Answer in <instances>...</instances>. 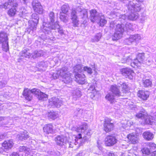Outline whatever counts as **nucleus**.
Instances as JSON below:
<instances>
[{
  "mask_svg": "<svg viewBox=\"0 0 156 156\" xmlns=\"http://www.w3.org/2000/svg\"><path fill=\"white\" fill-rule=\"evenodd\" d=\"M87 125L85 122L79 125L76 128H74V129L78 133L81 132V133H79L76 136H74L72 138L73 140L72 141L68 140L66 136L60 135L56 137L55 140L57 145L60 146L67 144L70 147H73V144L80 146L84 141L88 139L91 134V130L87 129Z\"/></svg>",
  "mask_w": 156,
  "mask_h": 156,
  "instance_id": "obj_1",
  "label": "nucleus"
},
{
  "mask_svg": "<svg viewBox=\"0 0 156 156\" xmlns=\"http://www.w3.org/2000/svg\"><path fill=\"white\" fill-rule=\"evenodd\" d=\"M55 15L54 12H50L48 15L47 23H44L43 25L42 30L45 34L49 36H46L44 38L45 40H50L54 41L55 38L52 36L51 30H55L56 28H58L59 25L57 22L54 23Z\"/></svg>",
  "mask_w": 156,
  "mask_h": 156,
  "instance_id": "obj_2",
  "label": "nucleus"
},
{
  "mask_svg": "<svg viewBox=\"0 0 156 156\" xmlns=\"http://www.w3.org/2000/svg\"><path fill=\"white\" fill-rule=\"evenodd\" d=\"M71 16L73 26L77 27L79 25V18L83 19L84 23L87 22L88 20L87 10L81 6H76L75 8H72Z\"/></svg>",
  "mask_w": 156,
  "mask_h": 156,
  "instance_id": "obj_3",
  "label": "nucleus"
},
{
  "mask_svg": "<svg viewBox=\"0 0 156 156\" xmlns=\"http://www.w3.org/2000/svg\"><path fill=\"white\" fill-rule=\"evenodd\" d=\"M144 53H140L137 55L136 59H133L132 56H129L127 57H124L122 60V63H126L131 62V64L132 66L133 65H135L138 66H140V64L144 63L145 62Z\"/></svg>",
  "mask_w": 156,
  "mask_h": 156,
  "instance_id": "obj_4",
  "label": "nucleus"
},
{
  "mask_svg": "<svg viewBox=\"0 0 156 156\" xmlns=\"http://www.w3.org/2000/svg\"><path fill=\"white\" fill-rule=\"evenodd\" d=\"M18 6L17 3L14 0H9L2 5V8L6 9L11 6L12 8L8 11V14L9 16H12L16 14Z\"/></svg>",
  "mask_w": 156,
  "mask_h": 156,
  "instance_id": "obj_5",
  "label": "nucleus"
},
{
  "mask_svg": "<svg viewBox=\"0 0 156 156\" xmlns=\"http://www.w3.org/2000/svg\"><path fill=\"white\" fill-rule=\"evenodd\" d=\"M141 151L144 154L150 156H156V145L153 143L148 142Z\"/></svg>",
  "mask_w": 156,
  "mask_h": 156,
  "instance_id": "obj_6",
  "label": "nucleus"
},
{
  "mask_svg": "<svg viewBox=\"0 0 156 156\" xmlns=\"http://www.w3.org/2000/svg\"><path fill=\"white\" fill-rule=\"evenodd\" d=\"M136 115L138 118L144 120L146 124L152 125L153 124V117L151 115H148L146 112L143 109Z\"/></svg>",
  "mask_w": 156,
  "mask_h": 156,
  "instance_id": "obj_7",
  "label": "nucleus"
},
{
  "mask_svg": "<svg viewBox=\"0 0 156 156\" xmlns=\"http://www.w3.org/2000/svg\"><path fill=\"white\" fill-rule=\"evenodd\" d=\"M125 3H126L128 10L130 12H138L140 10V5L139 4H135L132 1L128 0L127 2Z\"/></svg>",
  "mask_w": 156,
  "mask_h": 156,
  "instance_id": "obj_8",
  "label": "nucleus"
},
{
  "mask_svg": "<svg viewBox=\"0 0 156 156\" xmlns=\"http://www.w3.org/2000/svg\"><path fill=\"white\" fill-rule=\"evenodd\" d=\"M32 6L34 12L39 14H41L43 12V9L40 3L37 1L34 0L32 3Z\"/></svg>",
  "mask_w": 156,
  "mask_h": 156,
  "instance_id": "obj_9",
  "label": "nucleus"
},
{
  "mask_svg": "<svg viewBox=\"0 0 156 156\" xmlns=\"http://www.w3.org/2000/svg\"><path fill=\"white\" fill-rule=\"evenodd\" d=\"M34 89H35V88L31 90L28 88H25L24 89L23 92V95L27 100L30 101L32 99L33 94H35V91H33Z\"/></svg>",
  "mask_w": 156,
  "mask_h": 156,
  "instance_id": "obj_10",
  "label": "nucleus"
},
{
  "mask_svg": "<svg viewBox=\"0 0 156 156\" xmlns=\"http://www.w3.org/2000/svg\"><path fill=\"white\" fill-rule=\"evenodd\" d=\"M89 19L91 22L94 23L98 21L100 14L96 9H92L90 10Z\"/></svg>",
  "mask_w": 156,
  "mask_h": 156,
  "instance_id": "obj_11",
  "label": "nucleus"
},
{
  "mask_svg": "<svg viewBox=\"0 0 156 156\" xmlns=\"http://www.w3.org/2000/svg\"><path fill=\"white\" fill-rule=\"evenodd\" d=\"M141 39L140 34H136L131 35L129 38H126L125 40V42L127 44H129L133 42H138Z\"/></svg>",
  "mask_w": 156,
  "mask_h": 156,
  "instance_id": "obj_12",
  "label": "nucleus"
},
{
  "mask_svg": "<svg viewBox=\"0 0 156 156\" xmlns=\"http://www.w3.org/2000/svg\"><path fill=\"white\" fill-rule=\"evenodd\" d=\"M120 72L123 76H125L126 78H128L130 79L133 78V71L130 69L127 68H123L120 70Z\"/></svg>",
  "mask_w": 156,
  "mask_h": 156,
  "instance_id": "obj_13",
  "label": "nucleus"
},
{
  "mask_svg": "<svg viewBox=\"0 0 156 156\" xmlns=\"http://www.w3.org/2000/svg\"><path fill=\"white\" fill-rule=\"evenodd\" d=\"M111 120L109 119H105L103 124V129L107 132L111 131L114 127V125L111 122Z\"/></svg>",
  "mask_w": 156,
  "mask_h": 156,
  "instance_id": "obj_14",
  "label": "nucleus"
},
{
  "mask_svg": "<svg viewBox=\"0 0 156 156\" xmlns=\"http://www.w3.org/2000/svg\"><path fill=\"white\" fill-rule=\"evenodd\" d=\"M105 141L106 146H111L117 143V140L115 136L109 135L105 138Z\"/></svg>",
  "mask_w": 156,
  "mask_h": 156,
  "instance_id": "obj_15",
  "label": "nucleus"
},
{
  "mask_svg": "<svg viewBox=\"0 0 156 156\" xmlns=\"http://www.w3.org/2000/svg\"><path fill=\"white\" fill-rule=\"evenodd\" d=\"M75 81L79 84H83L86 82L85 76L84 74L79 73L75 75Z\"/></svg>",
  "mask_w": 156,
  "mask_h": 156,
  "instance_id": "obj_16",
  "label": "nucleus"
},
{
  "mask_svg": "<svg viewBox=\"0 0 156 156\" xmlns=\"http://www.w3.org/2000/svg\"><path fill=\"white\" fill-rule=\"evenodd\" d=\"M70 73L68 71L66 68V70L63 73V75L62 76V81L65 83H69L72 81V78L70 77Z\"/></svg>",
  "mask_w": 156,
  "mask_h": 156,
  "instance_id": "obj_17",
  "label": "nucleus"
},
{
  "mask_svg": "<svg viewBox=\"0 0 156 156\" xmlns=\"http://www.w3.org/2000/svg\"><path fill=\"white\" fill-rule=\"evenodd\" d=\"M35 91V95L39 100H46L48 97L47 95L41 92L40 90L36 89L33 90V91Z\"/></svg>",
  "mask_w": 156,
  "mask_h": 156,
  "instance_id": "obj_18",
  "label": "nucleus"
},
{
  "mask_svg": "<svg viewBox=\"0 0 156 156\" xmlns=\"http://www.w3.org/2000/svg\"><path fill=\"white\" fill-rule=\"evenodd\" d=\"M119 87L117 85H112L110 87V90L112 92V94L117 96V97H119L120 96H123L124 94L121 93L118 88Z\"/></svg>",
  "mask_w": 156,
  "mask_h": 156,
  "instance_id": "obj_19",
  "label": "nucleus"
},
{
  "mask_svg": "<svg viewBox=\"0 0 156 156\" xmlns=\"http://www.w3.org/2000/svg\"><path fill=\"white\" fill-rule=\"evenodd\" d=\"M13 145L12 140H5L2 144L3 149L5 151H7L12 148Z\"/></svg>",
  "mask_w": 156,
  "mask_h": 156,
  "instance_id": "obj_20",
  "label": "nucleus"
},
{
  "mask_svg": "<svg viewBox=\"0 0 156 156\" xmlns=\"http://www.w3.org/2000/svg\"><path fill=\"white\" fill-rule=\"evenodd\" d=\"M38 21L37 20L36 22H34V20H30L28 22V28L27 30L29 32L30 30H36V27L38 23Z\"/></svg>",
  "mask_w": 156,
  "mask_h": 156,
  "instance_id": "obj_21",
  "label": "nucleus"
},
{
  "mask_svg": "<svg viewBox=\"0 0 156 156\" xmlns=\"http://www.w3.org/2000/svg\"><path fill=\"white\" fill-rule=\"evenodd\" d=\"M138 96L142 99L146 100L149 96V92L147 91L139 90L138 93Z\"/></svg>",
  "mask_w": 156,
  "mask_h": 156,
  "instance_id": "obj_22",
  "label": "nucleus"
},
{
  "mask_svg": "<svg viewBox=\"0 0 156 156\" xmlns=\"http://www.w3.org/2000/svg\"><path fill=\"white\" fill-rule=\"evenodd\" d=\"M66 68L63 67L59 70L57 71L56 73H54L52 75L54 79H56L60 76L62 77L63 75V73L66 70Z\"/></svg>",
  "mask_w": 156,
  "mask_h": 156,
  "instance_id": "obj_23",
  "label": "nucleus"
},
{
  "mask_svg": "<svg viewBox=\"0 0 156 156\" xmlns=\"http://www.w3.org/2000/svg\"><path fill=\"white\" fill-rule=\"evenodd\" d=\"M120 26H118L117 30L118 28H119ZM121 32H120L117 30V31H115V32L114 33L112 37V40L113 41H116L121 38L123 36V33H122Z\"/></svg>",
  "mask_w": 156,
  "mask_h": 156,
  "instance_id": "obj_24",
  "label": "nucleus"
},
{
  "mask_svg": "<svg viewBox=\"0 0 156 156\" xmlns=\"http://www.w3.org/2000/svg\"><path fill=\"white\" fill-rule=\"evenodd\" d=\"M144 138L147 140H151L153 138L154 135L149 131L144 132L143 134Z\"/></svg>",
  "mask_w": 156,
  "mask_h": 156,
  "instance_id": "obj_25",
  "label": "nucleus"
},
{
  "mask_svg": "<svg viewBox=\"0 0 156 156\" xmlns=\"http://www.w3.org/2000/svg\"><path fill=\"white\" fill-rule=\"evenodd\" d=\"M21 56L24 58H29L31 55L29 49L27 48L23 50L20 53Z\"/></svg>",
  "mask_w": 156,
  "mask_h": 156,
  "instance_id": "obj_26",
  "label": "nucleus"
},
{
  "mask_svg": "<svg viewBox=\"0 0 156 156\" xmlns=\"http://www.w3.org/2000/svg\"><path fill=\"white\" fill-rule=\"evenodd\" d=\"M118 87H121L122 88V91L123 93H122L124 94V95L126 93V92L128 90V85L125 82H120L118 83Z\"/></svg>",
  "mask_w": 156,
  "mask_h": 156,
  "instance_id": "obj_27",
  "label": "nucleus"
},
{
  "mask_svg": "<svg viewBox=\"0 0 156 156\" xmlns=\"http://www.w3.org/2000/svg\"><path fill=\"white\" fill-rule=\"evenodd\" d=\"M97 144L98 148L103 153L105 152V153H106V154H107L108 156H116V154L112 152H108L106 151L105 149L101 147V143H99V141H97Z\"/></svg>",
  "mask_w": 156,
  "mask_h": 156,
  "instance_id": "obj_28",
  "label": "nucleus"
},
{
  "mask_svg": "<svg viewBox=\"0 0 156 156\" xmlns=\"http://www.w3.org/2000/svg\"><path fill=\"white\" fill-rule=\"evenodd\" d=\"M43 130L47 134L51 133L53 131L52 125L49 124L46 125L43 128Z\"/></svg>",
  "mask_w": 156,
  "mask_h": 156,
  "instance_id": "obj_29",
  "label": "nucleus"
},
{
  "mask_svg": "<svg viewBox=\"0 0 156 156\" xmlns=\"http://www.w3.org/2000/svg\"><path fill=\"white\" fill-rule=\"evenodd\" d=\"M8 38L7 34L4 32L0 33V43H2L4 41L7 43Z\"/></svg>",
  "mask_w": 156,
  "mask_h": 156,
  "instance_id": "obj_30",
  "label": "nucleus"
},
{
  "mask_svg": "<svg viewBox=\"0 0 156 156\" xmlns=\"http://www.w3.org/2000/svg\"><path fill=\"white\" fill-rule=\"evenodd\" d=\"M137 12H131V13L128 16V19L130 20H136L138 17Z\"/></svg>",
  "mask_w": 156,
  "mask_h": 156,
  "instance_id": "obj_31",
  "label": "nucleus"
},
{
  "mask_svg": "<svg viewBox=\"0 0 156 156\" xmlns=\"http://www.w3.org/2000/svg\"><path fill=\"white\" fill-rule=\"evenodd\" d=\"M99 23V25L101 27L103 26L107 22V20L105 18V17L103 15H100L98 19Z\"/></svg>",
  "mask_w": 156,
  "mask_h": 156,
  "instance_id": "obj_32",
  "label": "nucleus"
},
{
  "mask_svg": "<svg viewBox=\"0 0 156 156\" xmlns=\"http://www.w3.org/2000/svg\"><path fill=\"white\" fill-rule=\"evenodd\" d=\"M19 151L20 152H23L26 154H28L30 151V148L25 146H20L19 148Z\"/></svg>",
  "mask_w": 156,
  "mask_h": 156,
  "instance_id": "obj_33",
  "label": "nucleus"
},
{
  "mask_svg": "<svg viewBox=\"0 0 156 156\" xmlns=\"http://www.w3.org/2000/svg\"><path fill=\"white\" fill-rule=\"evenodd\" d=\"M127 138L133 144L136 143L138 140V138L133 134H129L128 135Z\"/></svg>",
  "mask_w": 156,
  "mask_h": 156,
  "instance_id": "obj_34",
  "label": "nucleus"
},
{
  "mask_svg": "<svg viewBox=\"0 0 156 156\" xmlns=\"http://www.w3.org/2000/svg\"><path fill=\"white\" fill-rule=\"evenodd\" d=\"M115 96L112 93L108 94L105 96L106 99L108 100L112 104L115 102L114 97Z\"/></svg>",
  "mask_w": 156,
  "mask_h": 156,
  "instance_id": "obj_35",
  "label": "nucleus"
},
{
  "mask_svg": "<svg viewBox=\"0 0 156 156\" xmlns=\"http://www.w3.org/2000/svg\"><path fill=\"white\" fill-rule=\"evenodd\" d=\"M44 55L43 51H35L31 54L32 57L34 58L40 57Z\"/></svg>",
  "mask_w": 156,
  "mask_h": 156,
  "instance_id": "obj_36",
  "label": "nucleus"
},
{
  "mask_svg": "<svg viewBox=\"0 0 156 156\" xmlns=\"http://www.w3.org/2000/svg\"><path fill=\"white\" fill-rule=\"evenodd\" d=\"M73 98L75 100H76L77 98L80 97L81 95L80 90L77 89H76L75 90L73 91Z\"/></svg>",
  "mask_w": 156,
  "mask_h": 156,
  "instance_id": "obj_37",
  "label": "nucleus"
},
{
  "mask_svg": "<svg viewBox=\"0 0 156 156\" xmlns=\"http://www.w3.org/2000/svg\"><path fill=\"white\" fill-rule=\"evenodd\" d=\"M82 65L78 64L74 67V71L76 73V74L81 73L83 70V69L82 67Z\"/></svg>",
  "mask_w": 156,
  "mask_h": 156,
  "instance_id": "obj_38",
  "label": "nucleus"
},
{
  "mask_svg": "<svg viewBox=\"0 0 156 156\" xmlns=\"http://www.w3.org/2000/svg\"><path fill=\"white\" fill-rule=\"evenodd\" d=\"M18 137L20 140H26L28 138L29 136L27 133L25 131L19 135Z\"/></svg>",
  "mask_w": 156,
  "mask_h": 156,
  "instance_id": "obj_39",
  "label": "nucleus"
},
{
  "mask_svg": "<svg viewBox=\"0 0 156 156\" xmlns=\"http://www.w3.org/2000/svg\"><path fill=\"white\" fill-rule=\"evenodd\" d=\"M58 114L57 113L55 112H50L49 113L48 117L49 119H55L58 117Z\"/></svg>",
  "mask_w": 156,
  "mask_h": 156,
  "instance_id": "obj_40",
  "label": "nucleus"
},
{
  "mask_svg": "<svg viewBox=\"0 0 156 156\" xmlns=\"http://www.w3.org/2000/svg\"><path fill=\"white\" fill-rule=\"evenodd\" d=\"M133 26L132 24L129 23H127L125 25H124L125 31H133Z\"/></svg>",
  "mask_w": 156,
  "mask_h": 156,
  "instance_id": "obj_41",
  "label": "nucleus"
},
{
  "mask_svg": "<svg viewBox=\"0 0 156 156\" xmlns=\"http://www.w3.org/2000/svg\"><path fill=\"white\" fill-rule=\"evenodd\" d=\"M69 9V5L68 4L64 5L61 7V12L62 13L66 14Z\"/></svg>",
  "mask_w": 156,
  "mask_h": 156,
  "instance_id": "obj_42",
  "label": "nucleus"
},
{
  "mask_svg": "<svg viewBox=\"0 0 156 156\" xmlns=\"http://www.w3.org/2000/svg\"><path fill=\"white\" fill-rule=\"evenodd\" d=\"M51 100L50 101L55 106H60L59 104V100L58 98L55 97H53L51 98Z\"/></svg>",
  "mask_w": 156,
  "mask_h": 156,
  "instance_id": "obj_43",
  "label": "nucleus"
},
{
  "mask_svg": "<svg viewBox=\"0 0 156 156\" xmlns=\"http://www.w3.org/2000/svg\"><path fill=\"white\" fill-rule=\"evenodd\" d=\"M63 14L62 12H60V19L62 21L66 23L68 22V18L66 15Z\"/></svg>",
  "mask_w": 156,
  "mask_h": 156,
  "instance_id": "obj_44",
  "label": "nucleus"
},
{
  "mask_svg": "<svg viewBox=\"0 0 156 156\" xmlns=\"http://www.w3.org/2000/svg\"><path fill=\"white\" fill-rule=\"evenodd\" d=\"M58 29V32L59 34L61 36V37H60L59 36L57 37L58 38L60 39L63 38L64 37L65 34L64 32V31L61 27H59V26L58 28H56Z\"/></svg>",
  "mask_w": 156,
  "mask_h": 156,
  "instance_id": "obj_45",
  "label": "nucleus"
},
{
  "mask_svg": "<svg viewBox=\"0 0 156 156\" xmlns=\"http://www.w3.org/2000/svg\"><path fill=\"white\" fill-rule=\"evenodd\" d=\"M119 26H120L119 28H118L117 30L119 31L120 32H122V33H123L125 31V29L124 28V24L123 23L122 24H118L116 26V27H115V31H117V28H118V27Z\"/></svg>",
  "mask_w": 156,
  "mask_h": 156,
  "instance_id": "obj_46",
  "label": "nucleus"
},
{
  "mask_svg": "<svg viewBox=\"0 0 156 156\" xmlns=\"http://www.w3.org/2000/svg\"><path fill=\"white\" fill-rule=\"evenodd\" d=\"M143 84L144 87H151L152 84L151 81L149 80H143Z\"/></svg>",
  "mask_w": 156,
  "mask_h": 156,
  "instance_id": "obj_47",
  "label": "nucleus"
},
{
  "mask_svg": "<svg viewBox=\"0 0 156 156\" xmlns=\"http://www.w3.org/2000/svg\"><path fill=\"white\" fill-rule=\"evenodd\" d=\"M102 34L101 33H97L94 36V37L92 39V41L93 42H98L100 39L102 37Z\"/></svg>",
  "mask_w": 156,
  "mask_h": 156,
  "instance_id": "obj_48",
  "label": "nucleus"
},
{
  "mask_svg": "<svg viewBox=\"0 0 156 156\" xmlns=\"http://www.w3.org/2000/svg\"><path fill=\"white\" fill-rule=\"evenodd\" d=\"M83 70L90 75H91L93 73L92 69L87 66H85L83 67Z\"/></svg>",
  "mask_w": 156,
  "mask_h": 156,
  "instance_id": "obj_49",
  "label": "nucleus"
},
{
  "mask_svg": "<svg viewBox=\"0 0 156 156\" xmlns=\"http://www.w3.org/2000/svg\"><path fill=\"white\" fill-rule=\"evenodd\" d=\"M46 63L44 62H40L37 63V65L39 67L46 68L47 66Z\"/></svg>",
  "mask_w": 156,
  "mask_h": 156,
  "instance_id": "obj_50",
  "label": "nucleus"
},
{
  "mask_svg": "<svg viewBox=\"0 0 156 156\" xmlns=\"http://www.w3.org/2000/svg\"><path fill=\"white\" fill-rule=\"evenodd\" d=\"M117 24L114 22H111L110 27L111 30H113L116 27Z\"/></svg>",
  "mask_w": 156,
  "mask_h": 156,
  "instance_id": "obj_51",
  "label": "nucleus"
},
{
  "mask_svg": "<svg viewBox=\"0 0 156 156\" xmlns=\"http://www.w3.org/2000/svg\"><path fill=\"white\" fill-rule=\"evenodd\" d=\"M31 17L32 19H34V22H36V21H38V15L36 13H33L31 15Z\"/></svg>",
  "mask_w": 156,
  "mask_h": 156,
  "instance_id": "obj_52",
  "label": "nucleus"
},
{
  "mask_svg": "<svg viewBox=\"0 0 156 156\" xmlns=\"http://www.w3.org/2000/svg\"><path fill=\"white\" fill-rule=\"evenodd\" d=\"M6 43L7 44L5 46H4L3 45V50L6 52H7V51L9 50V45L8 41Z\"/></svg>",
  "mask_w": 156,
  "mask_h": 156,
  "instance_id": "obj_53",
  "label": "nucleus"
},
{
  "mask_svg": "<svg viewBox=\"0 0 156 156\" xmlns=\"http://www.w3.org/2000/svg\"><path fill=\"white\" fill-rule=\"evenodd\" d=\"M95 90V87L93 84H91L90 86V87L88 89V90L90 91L93 92Z\"/></svg>",
  "mask_w": 156,
  "mask_h": 156,
  "instance_id": "obj_54",
  "label": "nucleus"
},
{
  "mask_svg": "<svg viewBox=\"0 0 156 156\" xmlns=\"http://www.w3.org/2000/svg\"><path fill=\"white\" fill-rule=\"evenodd\" d=\"M126 19V16L125 14L122 15L121 17H120V21H123V20H124Z\"/></svg>",
  "mask_w": 156,
  "mask_h": 156,
  "instance_id": "obj_55",
  "label": "nucleus"
},
{
  "mask_svg": "<svg viewBox=\"0 0 156 156\" xmlns=\"http://www.w3.org/2000/svg\"><path fill=\"white\" fill-rule=\"evenodd\" d=\"M9 156H20L17 152H13L10 154Z\"/></svg>",
  "mask_w": 156,
  "mask_h": 156,
  "instance_id": "obj_56",
  "label": "nucleus"
},
{
  "mask_svg": "<svg viewBox=\"0 0 156 156\" xmlns=\"http://www.w3.org/2000/svg\"><path fill=\"white\" fill-rule=\"evenodd\" d=\"M49 155V156H56L55 153L53 151H49L48 152Z\"/></svg>",
  "mask_w": 156,
  "mask_h": 156,
  "instance_id": "obj_57",
  "label": "nucleus"
},
{
  "mask_svg": "<svg viewBox=\"0 0 156 156\" xmlns=\"http://www.w3.org/2000/svg\"><path fill=\"white\" fill-rule=\"evenodd\" d=\"M6 135L5 134H0V141L3 139Z\"/></svg>",
  "mask_w": 156,
  "mask_h": 156,
  "instance_id": "obj_58",
  "label": "nucleus"
},
{
  "mask_svg": "<svg viewBox=\"0 0 156 156\" xmlns=\"http://www.w3.org/2000/svg\"><path fill=\"white\" fill-rule=\"evenodd\" d=\"M22 0V3L24 4H26V2L27 0Z\"/></svg>",
  "mask_w": 156,
  "mask_h": 156,
  "instance_id": "obj_59",
  "label": "nucleus"
},
{
  "mask_svg": "<svg viewBox=\"0 0 156 156\" xmlns=\"http://www.w3.org/2000/svg\"><path fill=\"white\" fill-rule=\"evenodd\" d=\"M5 117H0V121L3 120L4 119Z\"/></svg>",
  "mask_w": 156,
  "mask_h": 156,
  "instance_id": "obj_60",
  "label": "nucleus"
},
{
  "mask_svg": "<svg viewBox=\"0 0 156 156\" xmlns=\"http://www.w3.org/2000/svg\"><path fill=\"white\" fill-rule=\"evenodd\" d=\"M121 2H123L124 3H125L126 2H127L128 0H120Z\"/></svg>",
  "mask_w": 156,
  "mask_h": 156,
  "instance_id": "obj_61",
  "label": "nucleus"
},
{
  "mask_svg": "<svg viewBox=\"0 0 156 156\" xmlns=\"http://www.w3.org/2000/svg\"><path fill=\"white\" fill-rule=\"evenodd\" d=\"M39 156L40 154L39 153H37L36 154H35L34 156Z\"/></svg>",
  "mask_w": 156,
  "mask_h": 156,
  "instance_id": "obj_62",
  "label": "nucleus"
},
{
  "mask_svg": "<svg viewBox=\"0 0 156 156\" xmlns=\"http://www.w3.org/2000/svg\"><path fill=\"white\" fill-rule=\"evenodd\" d=\"M103 155H104V156H106V155L105 154V153H103Z\"/></svg>",
  "mask_w": 156,
  "mask_h": 156,
  "instance_id": "obj_63",
  "label": "nucleus"
},
{
  "mask_svg": "<svg viewBox=\"0 0 156 156\" xmlns=\"http://www.w3.org/2000/svg\"><path fill=\"white\" fill-rule=\"evenodd\" d=\"M2 149L1 148H0V152L1 153V151H2Z\"/></svg>",
  "mask_w": 156,
  "mask_h": 156,
  "instance_id": "obj_64",
  "label": "nucleus"
}]
</instances>
